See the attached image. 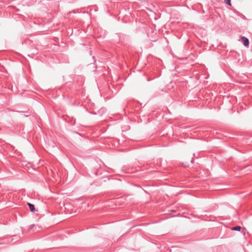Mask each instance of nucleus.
Instances as JSON below:
<instances>
[{
	"instance_id": "f257e3e1",
	"label": "nucleus",
	"mask_w": 252,
	"mask_h": 252,
	"mask_svg": "<svg viewBox=\"0 0 252 252\" xmlns=\"http://www.w3.org/2000/svg\"><path fill=\"white\" fill-rule=\"evenodd\" d=\"M241 39H242V41L244 43V45L245 46H248L249 45V40L248 39V38H247L246 37H245L244 36H242L241 37Z\"/></svg>"
},
{
	"instance_id": "f03ea898",
	"label": "nucleus",
	"mask_w": 252,
	"mask_h": 252,
	"mask_svg": "<svg viewBox=\"0 0 252 252\" xmlns=\"http://www.w3.org/2000/svg\"><path fill=\"white\" fill-rule=\"evenodd\" d=\"M28 205L29 206L31 211L33 212L34 211H35V208H34V206L33 205H32L30 203H28Z\"/></svg>"
},
{
	"instance_id": "7ed1b4c3",
	"label": "nucleus",
	"mask_w": 252,
	"mask_h": 252,
	"mask_svg": "<svg viewBox=\"0 0 252 252\" xmlns=\"http://www.w3.org/2000/svg\"><path fill=\"white\" fill-rule=\"evenodd\" d=\"M241 227L239 226H237L231 228L232 230L240 231Z\"/></svg>"
},
{
	"instance_id": "20e7f679",
	"label": "nucleus",
	"mask_w": 252,
	"mask_h": 252,
	"mask_svg": "<svg viewBox=\"0 0 252 252\" xmlns=\"http://www.w3.org/2000/svg\"><path fill=\"white\" fill-rule=\"evenodd\" d=\"M225 2L229 5H231L230 0H224Z\"/></svg>"
}]
</instances>
